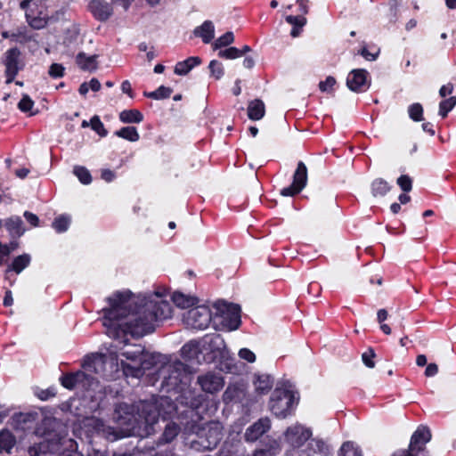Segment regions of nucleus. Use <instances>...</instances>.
<instances>
[{
    "instance_id": "f257e3e1",
    "label": "nucleus",
    "mask_w": 456,
    "mask_h": 456,
    "mask_svg": "<svg viewBox=\"0 0 456 456\" xmlns=\"http://www.w3.org/2000/svg\"><path fill=\"white\" fill-rule=\"evenodd\" d=\"M158 291L149 296H135L130 291L116 292L107 300L103 309L102 325L106 334L126 344V336L142 337L155 329V322L171 317L172 309Z\"/></svg>"
},
{
    "instance_id": "f03ea898",
    "label": "nucleus",
    "mask_w": 456,
    "mask_h": 456,
    "mask_svg": "<svg viewBox=\"0 0 456 456\" xmlns=\"http://www.w3.org/2000/svg\"><path fill=\"white\" fill-rule=\"evenodd\" d=\"M136 408L137 413L134 414V407L120 403L116 406L113 418L119 425L126 426L130 432L139 433L143 429L149 434L159 419L157 408L153 403L144 402L140 403Z\"/></svg>"
},
{
    "instance_id": "7ed1b4c3",
    "label": "nucleus",
    "mask_w": 456,
    "mask_h": 456,
    "mask_svg": "<svg viewBox=\"0 0 456 456\" xmlns=\"http://www.w3.org/2000/svg\"><path fill=\"white\" fill-rule=\"evenodd\" d=\"M107 364L118 370L119 366L118 355L113 353H110L108 355L94 354L86 360L83 365L85 371H77L62 376L61 378V385L68 389H73L77 386L89 387L94 381L92 374H104Z\"/></svg>"
},
{
    "instance_id": "20e7f679",
    "label": "nucleus",
    "mask_w": 456,
    "mask_h": 456,
    "mask_svg": "<svg viewBox=\"0 0 456 456\" xmlns=\"http://www.w3.org/2000/svg\"><path fill=\"white\" fill-rule=\"evenodd\" d=\"M297 398L295 394L286 389H275L271 396L269 407L278 418H286L290 414Z\"/></svg>"
},
{
    "instance_id": "39448f33",
    "label": "nucleus",
    "mask_w": 456,
    "mask_h": 456,
    "mask_svg": "<svg viewBox=\"0 0 456 456\" xmlns=\"http://www.w3.org/2000/svg\"><path fill=\"white\" fill-rule=\"evenodd\" d=\"M215 307L219 314L221 325L226 330H235L240 325V307L235 304L226 302H217Z\"/></svg>"
},
{
    "instance_id": "423d86ee",
    "label": "nucleus",
    "mask_w": 456,
    "mask_h": 456,
    "mask_svg": "<svg viewBox=\"0 0 456 456\" xmlns=\"http://www.w3.org/2000/svg\"><path fill=\"white\" fill-rule=\"evenodd\" d=\"M212 319L210 309L206 305H199L190 309L183 315V322L186 328L192 330H205Z\"/></svg>"
},
{
    "instance_id": "0eeeda50",
    "label": "nucleus",
    "mask_w": 456,
    "mask_h": 456,
    "mask_svg": "<svg viewBox=\"0 0 456 456\" xmlns=\"http://www.w3.org/2000/svg\"><path fill=\"white\" fill-rule=\"evenodd\" d=\"M157 358V355L144 352L137 364H125L124 361L121 360L120 365L126 377L141 378L144 374L145 370H150L155 365Z\"/></svg>"
},
{
    "instance_id": "6e6552de",
    "label": "nucleus",
    "mask_w": 456,
    "mask_h": 456,
    "mask_svg": "<svg viewBox=\"0 0 456 456\" xmlns=\"http://www.w3.org/2000/svg\"><path fill=\"white\" fill-rule=\"evenodd\" d=\"M159 375L166 385L177 387L186 377L185 365L180 361L166 364L160 368Z\"/></svg>"
},
{
    "instance_id": "1a4fd4ad",
    "label": "nucleus",
    "mask_w": 456,
    "mask_h": 456,
    "mask_svg": "<svg viewBox=\"0 0 456 456\" xmlns=\"http://www.w3.org/2000/svg\"><path fill=\"white\" fill-rule=\"evenodd\" d=\"M34 0H23L20 8L26 12V19L28 24L35 29L45 28L48 21V15L44 10H37Z\"/></svg>"
},
{
    "instance_id": "9d476101",
    "label": "nucleus",
    "mask_w": 456,
    "mask_h": 456,
    "mask_svg": "<svg viewBox=\"0 0 456 456\" xmlns=\"http://www.w3.org/2000/svg\"><path fill=\"white\" fill-rule=\"evenodd\" d=\"M311 436V429L301 424L289 427L284 433L286 443L292 448L301 447Z\"/></svg>"
},
{
    "instance_id": "9b49d317",
    "label": "nucleus",
    "mask_w": 456,
    "mask_h": 456,
    "mask_svg": "<svg viewBox=\"0 0 456 456\" xmlns=\"http://www.w3.org/2000/svg\"><path fill=\"white\" fill-rule=\"evenodd\" d=\"M307 182V168L305 165L299 161L297 169L293 175L292 183L281 190V194L282 196H294L299 193L306 185Z\"/></svg>"
},
{
    "instance_id": "f8f14e48",
    "label": "nucleus",
    "mask_w": 456,
    "mask_h": 456,
    "mask_svg": "<svg viewBox=\"0 0 456 456\" xmlns=\"http://www.w3.org/2000/svg\"><path fill=\"white\" fill-rule=\"evenodd\" d=\"M73 440L65 436L60 437L53 436L51 438H47L38 444V450L42 453H62L63 449H73Z\"/></svg>"
},
{
    "instance_id": "ddd939ff",
    "label": "nucleus",
    "mask_w": 456,
    "mask_h": 456,
    "mask_svg": "<svg viewBox=\"0 0 456 456\" xmlns=\"http://www.w3.org/2000/svg\"><path fill=\"white\" fill-rule=\"evenodd\" d=\"M203 353L211 354L210 359L224 356L226 348L224 338L219 334L206 335L200 339Z\"/></svg>"
},
{
    "instance_id": "4468645a",
    "label": "nucleus",
    "mask_w": 456,
    "mask_h": 456,
    "mask_svg": "<svg viewBox=\"0 0 456 456\" xmlns=\"http://www.w3.org/2000/svg\"><path fill=\"white\" fill-rule=\"evenodd\" d=\"M431 439L430 430L427 427L420 426L412 434L407 450L418 454L426 456V444Z\"/></svg>"
},
{
    "instance_id": "2eb2a0df",
    "label": "nucleus",
    "mask_w": 456,
    "mask_h": 456,
    "mask_svg": "<svg viewBox=\"0 0 456 456\" xmlns=\"http://www.w3.org/2000/svg\"><path fill=\"white\" fill-rule=\"evenodd\" d=\"M198 383L204 392L209 394L220 391L224 385L223 378L220 375L212 372L200 375L198 377Z\"/></svg>"
},
{
    "instance_id": "dca6fc26",
    "label": "nucleus",
    "mask_w": 456,
    "mask_h": 456,
    "mask_svg": "<svg viewBox=\"0 0 456 456\" xmlns=\"http://www.w3.org/2000/svg\"><path fill=\"white\" fill-rule=\"evenodd\" d=\"M367 78L368 72L365 69H353L347 76L346 85L354 92H362L370 86Z\"/></svg>"
},
{
    "instance_id": "f3484780",
    "label": "nucleus",
    "mask_w": 456,
    "mask_h": 456,
    "mask_svg": "<svg viewBox=\"0 0 456 456\" xmlns=\"http://www.w3.org/2000/svg\"><path fill=\"white\" fill-rule=\"evenodd\" d=\"M20 52L18 48H11L5 53V72L8 77L7 82H11L14 79L20 69Z\"/></svg>"
},
{
    "instance_id": "a211bd4d",
    "label": "nucleus",
    "mask_w": 456,
    "mask_h": 456,
    "mask_svg": "<svg viewBox=\"0 0 456 456\" xmlns=\"http://www.w3.org/2000/svg\"><path fill=\"white\" fill-rule=\"evenodd\" d=\"M271 428V421L268 418H262L249 426L244 434L247 442H255L266 433Z\"/></svg>"
},
{
    "instance_id": "6ab92c4d",
    "label": "nucleus",
    "mask_w": 456,
    "mask_h": 456,
    "mask_svg": "<svg viewBox=\"0 0 456 456\" xmlns=\"http://www.w3.org/2000/svg\"><path fill=\"white\" fill-rule=\"evenodd\" d=\"M84 427L87 429L90 433H97L102 434V436H106L107 438H110L111 436L114 439L117 438V436L115 434V431L112 428L106 426L104 422L95 417L86 418L84 420Z\"/></svg>"
},
{
    "instance_id": "aec40b11",
    "label": "nucleus",
    "mask_w": 456,
    "mask_h": 456,
    "mask_svg": "<svg viewBox=\"0 0 456 456\" xmlns=\"http://www.w3.org/2000/svg\"><path fill=\"white\" fill-rule=\"evenodd\" d=\"M31 262V256L29 254L24 253L16 256L12 262L8 265L5 272L4 278L10 281V284L12 285L13 281H11L10 273L14 272L17 274H20L25 268H27Z\"/></svg>"
},
{
    "instance_id": "412c9836",
    "label": "nucleus",
    "mask_w": 456,
    "mask_h": 456,
    "mask_svg": "<svg viewBox=\"0 0 456 456\" xmlns=\"http://www.w3.org/2000/svg\"><path fill=\"white\" fill-rule=\"evenodd\" d=\"M93 15L101 21L107 20L112 14V7L110 4L101 0H93L89 4Z\"/></svg>"
},
{
    "instance_id": "4be33fe9",
    "label": "nucleus",
    "mask_w": 456,
    "mask_h": 456,
    "mask_svg": "<svg viewBox=\"0 0 456 456\" xmlns=\"http://www.w3.org/2000/svg\"><path fill=\"white\" fill-rule=\"evenodd\" d=\"M195 37H200L205 44H208L215 37V27L211 20H205L193 30Z\"/></svg>"
},
{
    "instance_id": "5701e85b",
    "label": "nucleus",
    "mask_w": 456,
    "mask_h": 456,
    "mask_svg": "<svg viewBox=\"0 0 456 456\" xmlns=\"http://www.w3.org/2000/svg\"><path fill=\"white\" fill-rule=\"evenodd\" d=\"M203 353L200 339V340H191L181 349L182 356L186 360H193L197 359L199 354Z\"/></svg>"
},
{
    "instance_id": "b1692460",
    "label": "nucleus",
    "mask_w": 456,
    "mask_h": 456,
    "mask_svg": "<svg viewBox=\"0 0 456 456\" xmlns=\"http://www.w3.org/2000/svg\"><path fill=\"white\" fill-rule=\"evenodd\" d=\"M4 226L12 238L20 237L25 232L23 222L20 216H12L6 219Z\"/></svg>"
},
{
    "instance_id": "393cba45",
    "label": "nucleus",
    "mask_w": 456,
    "mask_h": 456,
    "mask_svg": "<svg viewBox=\"0 0 456 456\" xmlns=\"http://www.w3.org/2000/svg\"><path fill=\"white\" fill-rule=\"evenodd\" d=\"M265 113V103L262 100L255 99L248 102V117L251 120L261 119Z\"/></svg>"
},
{
    "instance_id": "a878e982",
    "label": "nucleus",
    "mask_w": 456,
    "mask_h": 456,
    "mask_svg": "<svg viewBox=\"0 0 456 456\" xmlns=\"http://www.w3.org/2000/svg\"><path fill=\"white\" fill-rule=\"evenodd\" d=\"M200 63V58L197 56L189 57L185 61L177 62L174 71L176 75L183 76L188 74L195 66Z\"/></svg>"
},
{
    "instance_id": "bb28decb",
    "label": "nucleus",
    "mask_w": 456,
    "mask_h": 456,
    "mask_svg": "<svg viewBox=\"0 0 456 456\" xmlns=\"http://www.w3.org/2000/svg\"><path fill=\"white\" fill-rule=\"evenodd\" d=\"M144 349L141 345H133L132 346L122 350L120 354L126 358V360L131 362H125V364H137L142 354L144 353Z\"/></svg>"
},
{
    "instance_id": "cd10ccee",
    "label": "nucleus",
    "mask_w": 456,
    "mask_h": 456,
    "mask_svg": "<svg viewBox=\"0 0 456 456\" xmlns=\"http://www.w3.org/2000/svg\"><path fill=\"white\" fill-rule=\"evenodd\" d=\"M273 384L271 376L267 374L257 375L254 380L255 389L260 395L268 393L273 387Z\"/></svg>"
},
{
    "instance_id": "c85d7f7f",
    "label": "nucleus",
    "mask_w": 456,
    "mask_h": 456,
    "mask_svg": "<svg viewBox=\"0 0 456 456\" xmlns=\"http://www.w3.org/2000/svg\"><path fill=\"white\" fill-rule=\"evenodd\" d=\"M77 64L83 70H94L97 68L96 55L86 56L84 53H79L76 59Z\"/></svg>"
},
{
    "instance_id": "c756f323",
    "label": "nucleus",
    "mask_w": 456,
    "mask_h": 456,
    "mask_svg": "<svg viewBox=\"0 0 456 456\" xmlns=\"http://www.w3.org/2000/svg\"><path fill=\"white\" fill-rule=\"evenodd\" d=\"M222 437L223 435L220 425L218 423H211L208 426V430L207 434L208 447H215L221 441Z\"/></svg>"
},
{
    "instance_id": "7c9ffc66",
    "label": "nucleus",
    "mask_w": 456,
    "mask_h": 456,
    "mask_svg": "<svg viewBox=\"0 0 456 456\" xmlns=\"http://www.w3.org/2000/svg\"><path fill=\"white\" fill-rule=\"evenodd\" d=\"M119 119L123 123H141L143 115L138 110H125L119 113Z\"/></svg>"
},
{
    "instance_id": "2f4dec72",
    "label": "nucleus",
    "mask_w": 456,
    "mask_h": 456,
    "mask_svg": "<svg viewBox=\"0 0 456 456\" xmlns=\"http://www.w3.org/2000/svg\"><path fill=\"white\" fill-rule=\"evenodd\" d=\"M174 304L180 308H187L194 305L197 299L191 296H186L180 292H175L172 296Z\"/></svg>"
},
{
    "instance_id": "473e14b6",
    "label": "nucleus",
    "mask_w": 456,
    "mask_h": 456,
    "mask_svg": "<svg viewBox=\"0 0 456 456\" xmlns=\"http://www.w3.org/2000/svg\"><path fill=\"white\" fill-rule=\"evenodd\" d=\"M15 443V437L9 430L0 432V452H10Z\"/></svg>"
},
{
    "instance_id": "72a5a7b5",
    "label": "nucleus",
    "mask_w": 456,
    "mask_h": 456,
    "mask_svg": "<svg viewBox=\"0 0 456 456\" xmlns=\"http://www.w3.org/2000/svg\"><path fill=\"white\" fill-rule=\"evenodd\" d=\"M390 190V185L382 178L375 179L371 183V192L374 197H383Z\"/></svg>"
},
{
    "instance_id": "f704fd0d",
    "label": "nucleus",
    "mask_w": 456,
    "mask_h": 456,
    "mask_svg": "<svg viewBox=\"0 0 456 456\" xmlns=\"http://www.w3.org/2000/svg\"><path fill=\"white\" fill-rule=\"evenodd\" d=\"M308 456L318 455H327L328 454V446L326 444L320 439H312L308 444Z\"/></svg>"
},
{
    "instance_id": "c9c22d12",
    "label": "nucleus",
    "mask_w": 456,
    "mask_h": 456,
    "mask_svg": "<svg viewBox=\"0 0 456 456\" xmlns=\"http://www.w3.org/2000/svg\"><path fill=\"white\" fill-rule=\"evenodd\" d=\"M118 137L129 142H137L140 138L137 129L134 126H125L115 132Z\"/></svg>"
},
{
    "instance_id": "e433bc0d",
    "label": "nucleus",
    "mask_w": 456,
    "mask_h": 456,
    "mask_svg": "<svg viewBox=\"0 0 456 456\" xmlns=\"http://www.w3.org/2000/svg\"><path fill=\"white\" fill-rule=\"evenodd\" d=\"M180 428L174 422L167 423L162 434V441L164 443H170L179 434Z\"/></svg>"
},
{
    "instance_id": "4c0bfd02",
    "label": "nucleus",
    "mask_w": 456,
    "mask_h": 456,
    "mask_svg": "<svg viewBox=\"0 0 456 456\" xmlns=\"http://www.w3.org/2000/svg\"><path fill=\"white\" fill-rule=\"evenodd\" d=\"M339 456H362V454L358 445L348 441L341 446Z\"/></svg>"
},
{
    "instance_id": "58836bf2",
    "label": "nucleus",
    "mask_w": 456,
    "mask_h": 456,
    "mask_svg": "<svg viewBox=\"0 0 456 456\" xmlns=\"http://www.w3.org/2000/svg\"><path fill=\"white\" fill-rule=\"evenodd\" d=\"M70 216L61 215L57 216L53 222V227L57 232H64L68 230L70 224Z\"/></svg>"
},
{
    "instance_id": "ea45409f",
    "label": "nucleus",
    "mask_w": 456,
    "mask_h": 456,
    "mask_svg": "<svg viewBox=\"0 0 456 456\" xmlns=\"http://www.w3.org/2000/svg\"><path fill=\"white\" fill-rule=\"evenodd\" d=\"M172 92L173 90L170 87L161 86L153 92L144 93V95L154 100H163L170 97Z\"/></svg>"
},
{
    "instance_id": "a19ab883",
    "label": "nucleus",
    "mask_w": 456,
    "mask_h": 456,
    "mask_svg": "<svg viewBox=\"0 0 456 456\" xmlns=\"http://www.w3.org/2000/svg\"><path fill=\"white\" fill-rule=\"evenodd\" d=\"M73 174L78 178V180L84 184H89L92 182V176L87 168L82 166H75L73 168Z\"/></svg>"
},
{
    "instance_id": "79ce46f5",
    "label": "nucleus",
    "mask_w": 456,
    "mask_h": 456,
    "mask_svg": "<svg viewBox=\"0 0 456 456\" xmlns=\"http://www.w3.org/2000/svg\"><path fill=\"white\" fill-rule=\"evenodd\" d=\"M234 42L233 33L231 31L226 32L220 37H218L212 45L213 49L216 50L221 47L228 46Z\"/></svg>"
},
{
    "instance_id": "37998d69",
    "label": "nucleus",
    "mask_w": 456,
    "mask_h": 456,
    "mask_svg": "<svg viewBox=\"0 0 456 456\" xmlns=\"http://www.w3.org/2000/svg\"><path fill=\"white\" fill-rule=\"evenodd\" d=\"M455 105L456 96H452L449 99L442 101L439 104V115L444 118Z\"/></svg>"
},
{
    "instance_id": "c03bdc74",
    "label": "nucleus",
    "mask_w": 456,
    "mask_h": 456,
    "mask_svg": "<svg viewBox=\"0 0 456 456\" xmlns=\"http://www.w3.org/2000/svg\"><path fill=\"white\" fill-rule=\"evenodd\" d=\"M218 56L228 60H233L242 56V52L236 47H229L219 51Z\"/></svg>"
},
{
    "instance_id": "a18cd8bd",
    "label": "nucleus",
    "mask_w": 456,
    "mask_h": 456,
    "mask_svg": "<svg viewBox=\"0 0 456 456\" xmlns=\"http://www.w3.org/2000/svg\"><path fill=\"white\" fill-rule=\"evenodd\" d=\"M34 106V102L31 100V98L28 95H23L21 100L18 103V108L22 112H29V115H35L36 112H32V109Z\"/></svg>"
},
{
    "instance_id": "49530a36",
    "label": "nucleus",
    "mask_w": 456,
    "mask_h": 456,
    "mask_svg": "<svg viewBox=\"0 0 456 456\" xmlns=\"http://www.w3.org/2000/svg\"><path fill=\"white\" fill-rule=\"evenodd\" d=\"M408 113L412 120L420 121L422 120L423 108L419 103H413L409 106Z\"/></svg>"
},
{
    "instance_id": "de8ad7c7",
    "label": "nucleus",
    "mask_w": 456,
    "mask_h": 456,
    "mask_svg": "<svg viewBox=\"0 0 456 456\" xmlns=\"http://www.w3.org/2000/svg\"><path fill=\"white\" fill-rule=\"evenodd\" d=\"M91 127L101 136L107 135V130L104 128L103 123L100 120L98 116H94L91 118Z\"/></svg>"
},
{
    "instance_id": "09e8293b",
    "label": "nucleus",
    "mask_w": 456,
    "mask_h": 456,
    "mask_svg": "<svg viewBox=\"0 0 456 456\" xmlns=\"http://www.w3.org/2000/svg\"><path fill=\"white\" fill-rule=\"evenodd\" d=\"M209 69L211 71L212 76L215 77L216 79L221 78L222 76L224 75L223 65L216 60L210 61Z\"/></svg>"
},
{
    "instance_id": "8fccbe9b",
    "label": "nucleus",
    "mask_w": 456,
    "mask_h": 456,
    "mask_svg": "<svg viewBox=\"0 0 456 456\" xmlns=\"http://www.w3.org/2000/svg\"><path fill=\"white\" fill-rule=\"evenodd\" d=\"M375 355V352L371 348H369L368 351L364 352L362 354V360L368 368H374L375 362L373 361V359Z\"/></svg>"
},
{
    "instance_id": "3c124183",
    "label": "nucleus",
    "mask_w": 456,
    "mask_h": 456,
    "mask_svg": "<svg viewBox=\"0 0 456 456\" xmlns=\"http://www.w3.org/2000/svg\"><path fill=\"white\" fill-rule=\"evenodd\" d=\"M397 184L403 191L408 192L411 190L412 181L410 176L403 175L397 179Z\"/></svg>"
},
{
    "instance_id": "603ef678",
    "label": "nucleus",
    "mask_w": 456,
    "mask_h": 456,
    "mask_svg": "<svg viewBox=\"0 0 456 456\" xmlns=\"http://www.w3.org/2000/svg\"><path fill=\"white\" fill-rule=\"evenodd\" d=\"M48 73L53 78L61 77L64 75V67L59 63H53Z\"/></svg>"
},
{
    "instance_id": "864d4df0",
    "label": "nucleus",
    "mask_w": 456,
    "mask_h": 456,
    "mask_svg": "<svg viewBox=\"0 0 456 456\" xmlns=\"http://www.w3.org/2000/svg\"><path fill=\"white\" fill-rule=\"evenodd\" d=\"M336 84V79L330 76L324 81H321L319 83V88L322 92H330L332 90L333 86Z\"/></svg>"
},
{
    "instance_id": "5fc2aeb1",
    "label": "nucleus",
    "mask_w": 456,
    "mask_h": 456,
    "mask_svg": "<svg viewBox=\"0 0 456 456\" xmlns=\"http://www.w3.org/2000/svg\"><path fill=\"white\" fill-rule=\"evenodd\" d=\"M286 21L294 27L302 28L305 24L306 20L302 16L289 15L286 17Z\"/></svg>"
},
{
    "instance_id": "6e6d98bb",
    "label": "nucleus",
    "mask_w": 456,
    "mask_h": 456,
    "mask_svg": "<svg viewBox=\"0 0 456 456\" xmlns=\"http://www.w3.org/2000/svg\"><path fill=\"white\" fill-rule=\"evenodd\" d=\"M239 356L248 362H254L256 361L255 354L248 348L240 349L239 351Z\"/></svg>"
},
{
    "instance_id": "4d7b16f0",
    "label": "nucleus",
    "mask_w": 456,
    "mask_h": 456,
    "mask_svg": "<svg viewBox=\"0 0 456 456\" xmlns=\"http://www.w3.org/2000/svg\"><path fill=\"white\" fill-rule=\"evenodd\" d=\"M24 217L34 227H37L39 224V219H38L37 216H36L35 214H33L31 212L26 211L24 213Z\"/></svg>"
},
{
    "instance_id": "13d9d810",
    "label": "nucleus",
    "mask_w": 456,
    "mask_h": 456,
    "mask_svg": "<svg viewBox=\"0 0 456 456\" xmlns=\"http://www.w3.org/2000/svg\"><path fill=\"white\" fill-rule=\"evenodd\" d=\"M438 373V366L436 363H429L427 365V368L425 370V376L426 377H434Z\"/></svg>"
},
{
    "instance_id": "bf43d9fd",
    "label": "nucleus",
    "mask_w": 456,
    "mask_h": 456,
    "mask_svg": "<svg viewBox=\"0 0 456 456\" xmlns=\"http://www.w3.org/2000/svg\"><path fill=\"white\" fill-rule=\"evenodd\" d=\"M453 86L449 83L447 85L443 86L439 90V94L441 97H445L452 93Z\"/></svg>"
},
{
    "instance_id": "052dcab7",
    "label": "nucleus",
    "mask_w": 456,
    "mask_h": 456,
    "mask_svg": "<svg viewBox=\"0 0 456 456\" xmlns=\"http://www.w3.org/2000/svg\"><path fill=\"white\" fill-rule=\"evenodd\" d=\"M121 90L124 94H128L130 98L134 97L131 84L128 80H125L121 84Z\"/></svg>"
},
{
    "instance_id": "680f3d73",
    "label": "nucleus",
    "mask_w": 456,
    "mask_h": 456,
    "mask_svg": "<svg viewBox=\"0 0 456 456\" xmlns=\"http://www.w3.org/2000/svg\"><path fill=\"white\" fill-rule=\"evenodd\" d=\"M101 176L104 181L110 183L114 180L116 175H115V173L113 171H111L110 169H103L102 171Z\"/></svg>"
},
{
    "instance_id": "e2e57ef3",
    "label": "nucleus",
    "mask_w": 456,
    "mask_h": 456,
    "mask_svg": "<svg viewBox=\"0 0 456 456\" xmlns=\"http://www.w3.org/2000/svg\"><path fill=\"white\" fill-rule=\"evenodd\" d=\"M379 52V51H378L376 53H370L366 48H362L361 50V55H362L368 61H375Z\"/></svg>"
},
{
    "instance_id": "0e129e2a",
    "label": "nucleus",
    "mask_w": 456,
    "mask_h": 456,
    "mask_svg": "<svg viewBox=\"0 0 456 456\" xmlns=\"http://www.w3.org/2000/svg\"><path fill=\"white\" fill-rule=\"evenodd\" d=\"M392 456H422V455H418L407 449H404V450H398L396 452H395Z\"/></svg>"
},
{
    "instance_id": "69168bd1",
    "label": "nucleus",
    "mask_w": 456,
    "mask_h": 456,
    "mask_svg": "<svg viewBox=\"0 0 456 456\" xmlns=\"http://www.w3.org/2000/svg\"><path fill=\"white\" fill-rule=\"evenodd\" d=\"M12 303H13V298H12V291L10 289H7L5 291V295L4 297V305L10 306L12 305Z\"/></svg>"
},
{
    "instance_id": "338daca9",
    "label": "nucleus",
    "mask_w": 456,
    "mask_h": 456,
    "mask_svg": "<svg viewBox=\"0 0 456 456\" xmlns=\"http://www.w3.org/2000/svg\"><path fill=\"white\" fill-rule=\"evenodd\" d=\"M88 85L94 92H98L101 89V83L97 78H92Z\"/></svg>"
},
{
    "instance_id": "774afa93",
    "label": "nucleus",
    "mask_w": 456,
    "mask_h": 456,
    "mask_svg": "<svg viewBox=\"0 0 456 456\" xmlns=\"http://www.w3.org/2000/svg\"><path fill=\"white\" fill-rule=\"evenodd\" d=\"M388 313L386 309H380L378 311L377 319L379 323H382L385 320L387 319Z\"/></svg>"
}]
</instances>
